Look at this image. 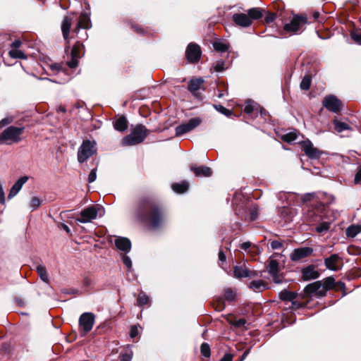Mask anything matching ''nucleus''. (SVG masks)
<instances>
[{
    "label": "nucleus",
    "instance_id": "obj_1",
    "mask_svg": "<svg viewBox=\"0 0 361 361\" xmlns=\"http://www.w3.org/2000/svg\"><path fill=\"white\" fill-rule=\"evenodd\" d=\"M136 216L140 221L147 224L152 230L159 228L164 222V216L160 209L154 201L148 198L139 201Z\"/></svg>",
    "mask_w": 361,
    "mask_h": 361
},
{
    "label": "nucleus",
    "instance_id": "obj_2",
    "mask_svg": "<svg viewBox=\"0 0 361 361\" xmlns=\"http://www.w3.org/2000/svg\"><path fill=\"white\" fill-rule=\"evenodd\" d=\"M24 126H9L0 133V142L5 145L18 143L22 140Z\"/></svg>",
    "mask_w": 361,
    "mask_h": 361
},
{
    "label": "nucleus",
    "instance_id": "obj_3",
    "mask_svg": "<svg viewBox=\"0 0 361 361\" xmlns=\"http://www.w3.org/2000/svg\"><path fill=\"white\" fill-rule=\"evenodd\" d=\"M147 135V129L142 125H137L130 133L122 140L123 145H135L144 141Z\"/></svg>",
    "mask_w": 361,
    "mask_h": 361
},
{
    "label": "nucleus",
    "instance_id": "obj_4",
    "mask_svg": "<svg viewBox=\"0 0 361 361\" xmlns=\"http://www.w3.org/2000/svg\"><path fill=\"white\" fill-rule=\"evenodd\" d=\"M307 23L308 20L306 16L295 14L289 23L284 24L283 30L291 35L296 34L298 32H302Z\"/></svg>",
    "mask_w": 361,
    "mask_h": 361
},
{
    "label": "nucleus",
    "instance_id": "obj_5",
    "mask_svg": "<svg viewBox=\"0 0 361 361\" xmlns=\"http://www.w3.org/2000/svg\"><path fill=\"white\" fill-rule=\"evenodd\" d=\"M322 205L317 207H308L303 214V221L310 226H314L319 224L323 219Z\"/></svg>",
    "mask_w": 361,
    "mask_h": 361
},
{
    "label": "nucleus",
    "instance_id": "obj_6",
    "mask_svg": "<svg viewBox=\"0 0 361 361\" xmlns=\"http://www.w3.org/2000/svg\"><path fill=\"white\" fill-rule=\"evenodd\" d=\"M97 152L96 142L92 140H84L78 149V160L80 163L86 161Z\"/></svg>",
    "mask_w": 361,
    "mask_h": 361
},
{
    "label": "nucleus",
    "instance_id": "obj_7",
    "mask_svg": "<svg viewBox=\"0 0 361 361\" xmlns=\"http://www.w3.org/2000/svg\"><path fill=\"white\" fill-rule=\"evenodd\" d=\"M95 316L92 312L82 313L79 318V326L82 331V336L90 332L94 326Z\"/></svg>",
    "mask_w": 361,
    "mask_h": 361
},
{
    "label": "nucleus",
    "instance_id": "obj_8",
    "mask_svg": "<svg viewBox=\"0 0 361 361\" xmlns=\"http://www.w3.org/2000/svg\"><path fill=\"white\" fill-rule=\"evenodd\" d=\"M101 209L97 206H90L80 213V217L75 219L76 222L86 224L97 218Z\"/></svg>",
    "mask_w": 361,
    "mask_h": 361
},
{
    "label": "nucleus",
    "instance_id": "obj_9",
    "mask_svg": "<svg viewBox=\"0 0 361 361\" xmlns=\"http://www.w3.org/2000/svg\"><path fill=\"white\" fill-rule=\"evenodd\" d=\"M201 123L202 119L200 118H192L187 123H182L176 128V135L180 136L189 133L200 125Z\"/></svg>",
    "mask_w": 361,
    "mask_h": 361
},
{
    "label": "nucleus",
    "instance_id": "obj_10",
    "mask_svg": "<svg viewBox=\"0 0 361 361\" xmlns=\"http://www.w3.org/2000/svg\"><path fill=\"white\" fill-rule=\"evenodd\" d=\"M322 104L326 109L334 113H337L342 109V102L334 95L325 97Z\"/></svg>",
    "mask_w": 361,
    "mask_h": 361
},
{
    "label": "nucleus",
    "instance_id": "obj_11",
    "mask_svg": "<svg viewBox=\"0 0 361 361\" xmlns=\"http://www.w3.org/2000/svg\"><path fill=\"white\" fill-rule=\"evenodd\" d=\"M82 49L83 45L82 44L77 43L73 45L71 52V59L66 63L69 68H75L78 66V59L82 56Z\"/></svg>",
    "mask_w": 361,
    "mask_h": 361
},
{
    "label": "nucleus",
    "instance_id": "obj_12",
    "mask_svg": "<svg viewBox=\"0 0 361 361\" xmlns=\"http://www.w3.org/2000/svg\"><path fill=\"white\" fill-rule=\"evenodd\" d=\"M312 252L313 249L310 247H300L293 250L290 255V259L293 262H298L310 256Z\"/></svg>",
    "mask_w": 361,
    "mask_h": 361
},
{
    "label": "nucleus",
    "instance_id": "obj_13",
    "mask_svg": "<svg viewBox=\"0 0 361 361\" xmlns=\"http://www.w3.org/2000/svg\"><path fill=\"white\" fill-rule=\"evenodd\" d=\"M304 291L306 294H314L319 297L324 296L326 294V288L319 281L307 285Z\"/></svg>",
    "mask_w": 361,
    "mask_h": 361
},
{
    "label": "nucleus",
    "instance_id": "obj_14",
    "mask_svg": "<svg viewBox=\"0 0 361 361\" xmlns=\"http://www.w3.org/2000/svg\"><path fill=\"white\" fill-rule=\"evenodd\" d=\"M187 59L192 63L199 61L201 56V49L200 46L196 44L190 43L188 44L186 51Z\"/></svg>",
    "mask_w": 361,
    "mask_h": 361
},
{
    "label": "nucleus",
    "instance_id": "obj_15",
    "mask_svg": "<svg viewBox=\"0 0 361 361\" xmlns=\"http://www.w3.org/2000/svg\"><path fill=\"white\" fill-rule=\"evenodd\" d=\"M324 264L326 267L331 271H336L341 269V259L337 254H333L330 257L324 259Z\"/></svg>",
    "mask_w": 361,
    "mask_h": 361
},
{
    "label": "nucleus",
    "instance_id": "obj_16",
    "mask_svg": "<svg viewBox=\"0 0 361 361\" xmlns=\"http://www.w3.org/2000/svg\"><path fill=\"white\" fill-rule=\"evenodd\" d=\"M302 147L305 154L310 159H318L321 155L320 151L308 140L302 142Z\"/></svg>",
    "mask_w": 361,
    "mask_h": 361
},
{
    "label": "nucleus",
    "instance_id": "obj_17",
    "mask_svg": "<svg viewBox=\"0 0 361 361\" xmlns=\"http://www.w3.org/2000/svg\"><path fill=\"white\" fill-rule=\"evenodd\" d=\"M233 20L237 25L243 27H247L252 24V20L245 13L233 14Z\"/></svg>",
    "mask_w": 361,
    "mask_h": 361
},
{
    "label": "nucleus",
    "instance_id": "obj_18",
    "mask_svg": "<svg viewBox=\"0 0 361 361\" xmlns=\"http://www.w3.org/2000/svg\"><path fill=\"white\" fill-rule=\"evenodd\" d=\"M115 245L119 250L128 253L131 250L130 240L125 237H118L115 239Z\"/></svg>",
    "mask_w": 361,
    "mask_h": 361
},
{
    "label": "nucleus",
    "instance_id": "obj_19",
    "mask_svg": "<svg viewBox=\"0 0 361 361\" xmlns=\"http://www.w3.org/2000/svg\"><path fill=\"white\" fill-rule=\"evenodd\" d=\"M28 177L26 176H21L11 187L8 195V199L14 197L21 190L23 185L27 181Z\"/></svg>",
    "mask_w": 361,
    "mask_h": 361
},
{
    "label": "nucleus",
    "instance_id": "obj_20",
    "mask_svg": "<svg viewBox=\"0 0 361 361\" xmlns=\"http://www.w3.org/2000/svg\"><path fill=\"white\" fill-rule=\"evenodd\" d=\"M302 276L303 280L310 281L317 279L319 276V273L315 270L313 265H309L302 270Z\"/></svg>",
    "mask_w": 361,
    "mask_h": 361
},
{
    "label": "nucleus",
    "instance_id": "obj_21",
    "mask_svg": "<svg viewBox=\"0 0 361 361\" xmlns=\"http://www.w3.org/2000/svg\"><path fill=\"white\" fill-rule=\"evenodd\" d=\"M298 294L294 292L289 291L288 290H283L279 293V298L283 301H289L291 302L293 305H299V303H297L295 300L297 298Z\"/></svg>",
    "mask_w": 361,
    "mask_h": 361
},
{
    "label": "nucleus",
    "instance_id": "obj_22",
    "mask_svg": "<svg viewBox=\"0 0 361 361\" xmlns=\"http://www.w3.org/2000/svg\"><path fill=\"white\" fill-rule=\"evenodd\" d=\"M71 24H72V18L68 16H66L63 18L62 23H61V31H62L63 37L67 43H69L68 36H69Z\"/></svg>",
    "mask_w": 361,
    "mask_h": 361
},
{
    "label": "nucleus",
    "instance_id": "obj_23",
    "mask_svg": "<svg viewBox=\"0 0 361 361\" xmlns=\"http://www.w3.org/2000/svg\"><path fill=\"white\" fill-rule=\"evenodd\" d=\"M204 80L202 78H196L190 80L188 82V90L196 95V92L202 88Z\"/></svg>",
    "mask_w": 361,
    "mask_h": 361
},
{
    "label": "nucleus",
    "instance_id": "obj_24",
    "mask_svg": "<svg viewBox=\"0 0 361 361\" xmlns=\"http://www.w3.org/2000/svg\"><path fill=\"white\" fill-rule=\"evenodd\" d=\"M190 169L196 176L209 177L212 175V169L208 166H191Z\"/></svg>",
    "mask_w": 361,
    "mask_h": 361
},
{
    "label": "nucleus",
    "instance_id": "obj_25",
    "mask_svg": "<svg viewBox=\"0 0 361 361\" xmlns=\"http://www.w3.org/2000/svg\"><path fill=\"white\" fill-rule=\"evenodd\" d=\"M248 287L256 293H260L267 288V283L263 280L252 281Z\"/></svg>",
    "mask_w": 361,
    "mask_h": 361
},
{
    "label": "nucleus",
    "instance_id": "obj_26",
    "mask_svg": "<svg viewBox=\"0 0 361 361\" xmlns=\"http://www.w3.org/2000/svg\"><path fill=\"white\" fill-rule=\"evenodd\" d=\"M114 128L120 132H124L128 128V121L124 116L119 117L114 123Z\"/></svg>",
    "mask_w": 361,
    "mask_h": 361
},
{
    "label": "nucleus",
    "instance_id": "obj_27",
    "mask_svg": "<svg viewBox=\"0 0 361 361\" xmlns=\"http://www.w3.org/2000/svg\"><path fill=\"white\" fill-rule=\"evenodd\" d=\"M78 23V26H82V29H90L92 27L90 16L85 12L81 13L79 21Z\"/></svg>",
    "mask_w": 361,
    "mask_h": 361
},
{
    "label": "nucleus",
    "instance_id": "obj_28",
    "mask_svg": "<svg viewBox=\"0 0 361 361\" xmlns=\"http://www.w3.org/2000/svg\"><path fill=\"white\" fill-rule=\"evenodd\" d=\"M361 232V226L353 224L348 226L345 230V234L348 238H355Z\"/></svg>",
    "mask_w": 361,
    "mask_h": 361
},
{
    "label": "nucleus",
    "instance_id": "obj_29",
    "mask_svg": "<svg viewBox=\"0 0 361 361\" xmlns=\"http://www.w3.org/2000/svg\"><path fill=\"white\" fill-rule=\"evenodd\" d=\"M234 276L236 278H241L249 277L251 275L250 274V271L244 266H235L234 267Z\"/></svg>",
    "mask_w": 361,
    "mask_h": 361
},
{
    "label": "nucleus",
    "instance_id": "obj_30",
    "mask_svg": "<svg viewBox=\"0 0 361 361\" xmlns=\"http://www.w3.org/2000/svg\"><path fill=\"white\" fill-rule=\"evenodd\" d=\"M189 184L187 181H182L181 183H176L172 185V189L176 193H183L188 190Z\"/></svg>",
    "mask_w": 361,
    "mask_h": 361
},
{
    "label": "nucleus",
    "instance_id": "obj_31",
    "mask_svg": "<svg viewBox=\"0 0 361 361\" xmlns=\"http://www.w3.org/2000/svg\"><path fill=\"white\" fill-rule=\"evenodd\" d=\"M36 271L42 281L49 283V280L47 273V269L44 265L39 264L36 267Z\"/></svg>",
    "mask_w": 361,
    "mask_h": 361
},
{
    "label": "nucleus",
    "instance_id": "obj_32",
    "mask_svg": "<svg viewBox=\"0 0 361 361\" xmlns=\"http://www.w3.org/2000/svg\"><path fill=\"white\" fill-rule=\"evenodd\" d=\"M263 10L259 8H252L247 11V16L252 20H257L262 17Z\"/></svg>",
    "mask_w": 361,
    "mask_h": 361
},
{
    "label": "nucleus",
    "instance_id": "obj_33",
    "mask_svg": "<svg viewBox=\"0 0 361 361\" xmlns=\"http://www.w3.org/2000/svg\"><path fill=\"white\" fill-rule=\"evenodd\" d=\"M267 270L269 274H278L279 271V263L276 259H271L267 266Z\"/></svg>",
    "mask_w": 361,
    "mask_h": 361
},
{
    "label": "nucleus",
    "instance_id": "obj_34",
    "mask_svg": "<svg viewBox=\"0 0 361 361\" xmlns=\"http://www.w3.org/2000/svg\"><path fill=\"white\" fill-rule=\"evenodd\" d=\"M214 49L217 51L225 52L228 51L229 44L223 40H217L213 43Z\"/></svg>",
    "mask_w": 361,
    "mask_h": 361
},
{
    "label": "nucleus",
    "instance_id": "obj_35",
    "mask_svg": "<svg viewBox=\"0 0 361 361\" xmlns=\"http://www.w3.org/2000/svg\"><path fill=\"white\" fill-rule=\"evenodd\" d=\"M315 226V231L319 233H322L329 231L330 228V223L327 221H323L322 220L319 224H317Z\"/></svg>",
    "mask_w": 361,
    "mask_h": 361
},
{
    "label": "nucleus",
    "instance_id": "obj_36",
    "mask_svg": "<svg viewBox=\"0 0 361 361\" xmlns=\"http://www.w3.org/2000/svg\"><path fill=\"white\" fill-rule=\"evenodd\" d=\"M333 123L334 125L335 130L338 133H341L345 130H348L350 128L349 125L344 122L334 120Z\"/></svg>",
    "mask_w": 361,
    "mask_h": 361
},
{
    "label": "nucleus",
    "instance_id": "obj_37",
    "mask_svg": "<svg viewBox=\"0 0 361 361\" xmlns=\"http://www.w3.org/2000/svg\"><path fill=\"white\" fill-rule=\"evenodd\" d=\"M312 78L310 75H305L300 82V87L303 90H308L311 86Z\"/></svg>",
    "mask_w": 361,
    "mask_h": 361
},
{
    "label": "nucleus",
    "instance_id": "obj_38",
    "mask_svg": "<svg viewBox=\"0 0 361 361\" xmlns=\"http://www.w3.org/2000/svg\"><path fill=\"white\" fill-rule=\"evenodd\" d=\"M149 302V296L144 292H141L137 297V305L142 306L148 304Z\"/></svg>",
    "mask_w": 361,
    "mask_h": 361
},
{
    "label": "nucleus",
    "instance_id": "obj_39",
    "mask_svg": "<svg viewBox=\"0 0 361 361\" xmlns=\"http://www.w3.org/2000/svg\"><path fill=\"white\" fill-rule=\"evenodd\" d=\"M9 56L13 59H25L27 58L26 55L21 50L11 49L8 52Z\"/></svg>",
    "mask_w": 361,
    "mask_h": 361
},
{
    "label": "nucleus",
    "instance_id": "obj_40",
    "mask_svg": "<svg viewBox=\"0 0 361 361\" xmlns=\"http://www.w3.org/2000/svg\"><path fill=\"white\" fill-rule=\"evenodd\" d=\"M49 70L51 71V74H56L61 71H63L61 63H51L49 64Z\"/></svg>",
    "mask_w": 361,
    "mask_h": 361
},
{
    "label": "nucleus",
    "instance_id": "obj_41",
    "mask_svg": "<svg viewBox=\"0 0 361 361\" xmlns=\"http://www.w3.org/2000/svg\"><path fill=\"white\" fill-rule=\"evenodd\" d=\"M240 248L245 251L247 252H257L258 248L255 246L252 245L250 242H245L243 243L240 245Z\"/></svg>",
    "mask_w": 361,
    "mask_h": 361
},
{
    "label": "nucleus",
    "instance_id": "obj_42",
    "mask_svg": "<svg viewBox=\"0 0 361 361\" xmlns=\"http://www.w3.org/2000/svg\"><path fill=\"white\" fill-rule=\"evenodd\" d=\"M258 216L257 208L253 205L250 207L249 214L245 216L246 219L249 221H255Z\"/></svg>",
    "mask_w": 361,
    "mask_h": 361
},
{
    "label": "nucleus",
    "instance_id": "obj_43",
    "mask_svg": "<svg viewBox=\"0 0 361 361\" xmlns=\"http://www.w3.org/2000/svg\"><path fill=\"white\" fill-rule=\"evenodd\" d=\"M214 109L222 114L229 117L232 115V111L221 104H214Z\"/></svg>",
    "mask_w": 361,
    "mask_h": 361
},
{
    "label": "nucleus",
    "instance_id": "obj_44",
    "mask_svg": "<svg viewBox=\"0 0 361 361\" xmlns=\"http://www.w3.org/2000/svg\"><path fill=\"white\" fill-rule=\"evenodd\" d=\"M200 351H201V353L202 355L204 357H210V347H209V345L207 343H202L201 346H200Z\"/></svg>",
    "mask_w": 361,
    "mask_h": 361
},
{
    "label": "nucleus",
    "instance_id": "obj_45",
    "mask_svg": "<svg viewBox=\"0 0 361 361\" xmlns=\"http://www.w3.org/2000/svg\"><path fill=\"white\" fill-rule=\"evenodd\" d=\"M298 135L295 132H290L283 136V140L287 142H292L297 140Z\"/></svg>",
    "mask_w": 361,
    "mask_h": 361
},
{
    "label": "nucleus",
    "instance_id": "obj_46",
    "mask_svg": "<svg viewBox=\"0 0 361 361\" xmlns=\"http://www.w3.org/2000/svg\"><path fill=\"white\" fill-rule=\"evenodd\" d=\"M14 121V117L13 116H8L0 121V129L11 124Z\"/></svg>",
    "mask_w": 361,
    "mask_h": 361
},
{
    "label": "nucleus",
    "instance_id": "obj_47",
    "mask_svg": "<svg viewBox=\"0 0 361 361\" xmlns=\"http://www.w3.org/2000/svg\"><path fill=\"white\" fill-rule=\"evenodd\" d=\"M42 204V200L37 197H34L31 199V201H30V207L32 209V211L37 209Z\"/></svg>",
    "mask_w": 361,
    "mask_h": 361
},
{
    "label": "nucleus",
    "instance_id": "obj_48",
    "mask_svg": "<svg viewBox=\"0 0 361 361\" xmlns=\"http://www.w3.org/2000/svg\"><path fill=\"white\" fill-rule=\"evenodd\" d=\"M322 285L326 288V291L331 289L334 286V279L333 277H327Z\"/></svg>",
    "mask_w": 361,
    "mask_h": 361
},
{
    "label": "nucleus",
    "instance_id": "obj_49",
    "mask_svg": "<svg viewBox=\"0 0 361 361\" xmlns=\"http://www.w3.org/2000/svg\"><path fill=\"white\" fill-rule=\"evenodd\" d=\"M213 68L216 72L223 71L226 69L225 62L223 60H219L214 64Z\"/></svg>",
    "mask_w": 361,
    "mask_h": 361
},
{
    "label": "nucleus",
    "instance_id": "obj_50",
    "mask_svg": "<svg viewBox=\"0 0 361 361\" xmlns=\"http://www.w3.org/2000/svg\"><path fill=\"white\" fill-rule=\"evenodd\" d=\"M225 300L228 301H233L235 299V293L230 289H227L224 293Z\"/></svg>",
    "mask_w": 361,
    "mask_h": 361
},
{
    "label": "nucleus",
    "instance_id": "obj_51",
    "mask_svg": "<svg viewBox=\"0 0 361 361\" xmlns=\"http://www.w3.org/2000/svg\"><path fill=\"white\" fill-rule=\"evenodd\" d=\"M256 104L252 102L248 101L244 108V111L246 114H251L255 109Z\"/></svg>",
    "mask_w": 361,
    "mask_h": 361
},
{
    "label": "nucleus",
    "instance_id": "obj_52",
    "mask_svg": "<svg viewBox=\"0 0 361 361\" xmlns=\"http://www.w3.org/2000/svg\"><path fill=\"white\" fill-rule=\"evenodd\" d=\"M122 262L124 264V265L128 268V271H130L132 269V261L128 256L123 255L122 256Z\"/></svg>",
    "mask_w": 361,
    "mask_h": 361
},
{
    "label": "nucleus",
    "instance_id": "obj_53",
    "mask_svg": "<svg viewBox=\"0 0 361 361\" xmlns=\"http://www.w3.org/2000/svg\"><path fill=\"white\" fill-rule=\"evenodd\" d=\"M133 352L129 351L120 355V361H131Z\"/></svg>",
    "mask_w": 361,
    "mask_h": 361
},
{
    "label": "nucleus",
    "instance_id": "obj_54",
    "mask_svg": "<svg viewBox=\"0 0 361 361\" xmlns=\"http://www.w3.org/2000/svg\"><path fill=\"white\" fill-rule=\"evenodd\" d=\"M96 178H97L96 169H92L88 176V178H87L88 183H93L96 180Z\"/></svg>",
    "mask_w": 361,
    "mask_h": 361
},
{
    "label": "nucleus",
    "instance_id": "obj_55",
    "mask_svg": "<svg viewBox=\"0 0 361 361\" xmlns=\"http://www.w3.org/2000/svg\"><path fill=\"white\" fill-rule=\"evenodd\" d=\"M282 246H283L282 243L279 240H273L271 242V247L273 250H279V249L281 248Z\"/></svg>",
    "mask_w": 361,
    "mask_h": 361
},
{
    "label": "nucleus",
    "instance_id": "obj_56",
    "mask_svg": "<svg viewBox=\"0 0 361 361\" xmlns=\"http://www.w3.org/2000/svg\"><path fill=\"white\" fill-rule=\"evenodd\" d=\"M138 334H139V331H138L137 326H132L131 329H130V336L132 338H134Z\"/></svg>",
    "mask_w": 361,
    "mask_h": 361
},
{
    "label": "nucleus",
    "instance_id": "obj_57",
    "mask_svg": "<svg viewBox=\"0 0 361 361\" xmlns=\"http://www.w3.org/2000/svg\"><path fill=\"white\" fill-rule=\"evenodd\" d=\"M351 37L356 43L361 44V32L352 33Z\"/></svg>",
    "mask_w": 361,
    "mask_h": 361
},
{
    "label": "nucleus",
    "instance_id": "obj_58",
    "mask_svg": "<svg viewBox=\"0 0 361 361\" xmlns=\"http://www.w3.org/2000/svg\"><path fill=\"white\" fill-rule=\"evenodd\" d=\"M276 18V15L275 13H269L268 15L265 18V21L267 23H272Z\"/></svg>",
    "mask_w": 361,
    "mask_h": 361
},
{
    "label": "nucleus",
    "instance_id": "obj_59",
    "mask_svg": "<svg viewBox=\"0 0 361 361\" xmlns=\"http://www.w3.org/2000/svg\"><path fill=\"white\" fill-rule=\"evenodd\" d=\"M361 181V166L359 168L357 172L356 173L354 178V183L358 184Z\"/></svg>",
    "mask_w": 361,
    "mask_h": 361
},
{
    "label": "nucleus",
    "instance_id": "obj_60",
    "mask_svg": "<svg viewBox=\"0 0 361 361\" xmlns=\"http://www.w3.org/2000/svg\"><path fill=\"white\" fill-rule=\"evenodd\" d=\"M5 193H4V188H3V186L1 185V183H0V203L2 204H5Z\"/></svg>",
    "mask_w": 361,
    "mask_h": 361
},
{
    "label": "nucleus",
    "instance_id": "obj_61",
    "mask_svg": "<svg viewBox=\"0 0 361 361\" xmlns=\"http://www.w3.org/2000/svg\"><path fill=\"white\" fill-rule=\"evenodd\" d=\"M245 323H246L245 319H240L236 320V321L233 323V325H234L235 327L240 328V327L243 326L245 324Z\"/></svg>",
    "mask_w": 361,
    "mask_h": 361
},
{
    "label": "nucleus",
    "instance_id": "obj_62",
    "mask_svg": "<svg viewBox=\"0 0 361 361\" xmlns=\"http://www.w3.org/2000/svg\"><path fill=\"white\" fill-rule=\"evenodd\" d=\"M273 277V281L274 283H281L282 282V279L281 278V276L278 274H271Z\"/></svg>",
    "mask_w": 361,
    "mask_h": 361
},
{
    "label": "nucleus",
    "instance_id": "obj_63",
    "mask_svg": "<svg viewBox=\"0 0 361 361\" xmlns=\"http://www.w3.org/2000/svg\"><path fill=\"white\" fill-rule=\"evenodd\" d=\"M314 197V193H307L302 197V200L304 202L310 201L312 198Z\"/></svg>",
    "mask_w": 361,
    "mask_h": 361
},
{
    "label": "nucleus",
    "instance_id": "obj_64",
    "mask_svg": "<svg viewBox=\"0 0 361 361\" xmlns=\"http://www.w3.org/2000/svg\"><path fill=\"white\" fill-rule=\"evenodd\" d=\"M21 41L19 39L15 40L12 44L11 47H13L12 49H18L20 45H21Z\"/></svg>",
    "mask_w": 361,
    "mask_h": 361
}]
</instances>
